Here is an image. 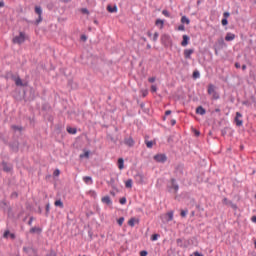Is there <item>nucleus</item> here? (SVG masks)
<instances>
[{"mask_svg":"<svg viewBox=\"0 0 256 256\" xmlns=\"http://www.w3.org/2000/svg\"><path fill=\"white\" fill-rule=\"evenodd\" d=\"M67 131H68V133H70V135H76L77 134V128L68 127Z\"/></svg>","mask_w":256,"mask_h":256,"instance_id":"cd10ccee","label":"nucleus"},{"mask_svg":"<svg viewBox=\"0 0 256 256\" xmlns=\"http://www.w3.org/2000/svg\"><path fill=\"white\" fill-rule=\"evenodd\" d=\"M89 195H90V197H93V199H97V192L96 191L90 190Z\"/></svg>","mask_w":256,"mask_h":256,"instance_id":"72a5a7b5","label":"nucleus"},{"mask_svg":"<svg viewBox=\"0 0 256 256\" xmlns=\"http://www.w3.org/2000/svg\"><path fill=\"white\" fill-rule=\"evenodd\" d=\"M235 39V34L231 32H227L225 36V41H234Z\"/></svg>","mask_w":256,"mask_h":256,"instance_id":"f3484780","label":"nucleus"},{"mask_svg":"<svg viewBox=\"0 0 256 256\" xmlns=\"http://www.w3.org/2000/svg\"><path fill=\"white\" fill-rule=\"evenodd\" d=\"M221 23L225 27L226 25H229V20H227V18H223Z\"/></svg>","mask_w":256,"mask_h":256,"instance_id":"c03bdc74","label":"nucleus"},{"mask_svg":"<svg viewBox=\"0 0 256 256\" xmlns=\"http://www.w3.org/2000/svg\"><path fill=\"white\" fill-rule=\"evenodd\" d=\"M151 92L152 93H157V86L156 85L151 86Z\"/></svg>","mask_w":256,"mask_h":256,"instance_id":"3c124183","label":"nucleus"},{"mask_svg":"<svg viewBox=\"0 0 256 256\" xmlns=\"http://www.w3.org/2000/svg\"><path fill=\"white\" fill-rule=\"evenodd\" d=\"M225 47H227L225 40L223 38L218 39L214 44L215 55H219V51L225 49Z\"/></svg>","mask_w":256,"mask_h":256,"instance_id":"f03ea898","label":"nucleus"},{"mask_svg":"<svg viewBox=\"0 0 256 256\" xmlns=\"http://www.w3.org/2000/svg\"><path fill=\"white\" fill-rule=\"evenodd\" d=\"M11 129L15 131V133H17V131H19V133H21V131H23V126H19V125H12Z\"/></svg>","mask_w":256,"mask_h":256,"instance_id":"b1692460","label":"nucleus"},{"mask_svg":"<svg viewBox=\"0 0 256 256\" xmlns=\"http://www.w3.org/2000/svg\"><path fill=\"white\" fill-rule=\"evenodd\" d=\"M12 240L15 239V233H10V236H9Z\"/></svg>","mask_w":256,"mask_h":256,"instance_id":"0e129e2a","label":"nucleus"},{"mask_svg":"<svg viewBox=\"0 0 256 256\" xmlns=\"http://www.w3.org/2000/svg\"><path fill=\"white\" fill-rule=\"evenodd\" d=\"M141 94H142V97H147V95H149V91L147 89H142Z\"/></svg>","mask_w":256,"mask_h":256,"instance_id":"4c0bfd02","label":"nucleus"},{"mask_svg":"<svg viewBox=\"0 0 256 256\" xmlns=\"http://www.w3.org/2000/svg\"><path fill=\"white\" fill-rule=\"evenodd\" d=\"M159 237H161V235H159V234H153V235L151 236V241H157V239H159Z\"/></svg>","mask_w":256,"mask_h":256,"instance_id":"e433bc0d","label":"nucleus"},{"mask_svg":"<svg viewBox=\"0 0 256 256\" xmlns=\"http://www.w3.org/2000/svg\"><path fill=\"white\" fill-rule=\"evenodd\" d=\"M102 203H104L105 205H113V201L111 200L110 196H104L101 199Z\"/></svg>","mask_w":256,"mask_h":256,"instance_id":"4468645a","label":"nucleus"},{"mask_svg":"<svg viewBox=\"0 0 256 256\" xmlns=\"http://www.w3.org/2000/svg\"><path fill=\"white\" fill-rule=\"evenodd\" d=\"M229 199H227V198H223V200H222V203L224 204V205H229Z\"/></svg>","mask_w":256,"mask_h":256,"instance_id":"6e6d98bb","label":"nucleus"},{"mask_svg":"<svg viewBox=\"0 0 256 256\" xmlns=\"http://www.w3.org/2000/svg\"><path fill=\"white\" fill-rule=\"evenodd\" d=\"M194 256H205V255H203V254H201L199 252H194Z\"/></svg>","mask_w":256,"mask_h":256,"instance_id":"e2e57ef3","label":"nucleus"},{"mask_svg":"<svg viewBox=\"0 0 256 256\" xmlns=\"http://www.w3.org/2000/svg\"><path fill=\"white\" fill-rule=\"evenodd\" d=\"M196 113H197V115H205V113H207V110H205V108H203V106H198L196 108Z\"/></svg>","mask_w":256,"mask_h":256,"instance_id":"2eb2a0df","label":"nucleus"},{"mask_svg":"<svg viewBox=\"0 0 256 256\" xmlns=\"http://www.w3.org/2000/svg\"><path fill=\"white\" fill-rule=\"evenodd\" d=\"M215 85L209 84L208 85V95H213L215 93Z\"/></svg>","mask_w":256,"mask_h":256,"instance_id":"5701e85b","label":"nucleus"},{"mask_svg":"<svg viewBox=\"0 0 256 256\" xmlns=\"http://www.w3.org/2000/svg\"><path fill=\"white\" fill-rule=\"evenodd\" d=\"M165 115H166V116L171 115V110H167V111L165 112Z\"/></svg>","mask_w":256,"mask_h":256,"instance_id":"774afa93","label":"nucleus"},{"mask_svg":"<svg viewBox=\"0 0 256 256\" xmlns=\"http://www.w3.org/2000/svg\"><path fill=\"white\" fill-rule=\"evenodd\" d=\"M188 213H189V210H181L180 215L181 217H187Z\"/></svg>","mask_w":256,"mask_h":256,"instance_id":"a19ab883","label":"nucleus"},{"mask_svg":"<svg viewBox=\"0 0 256 256\" xmlns=\"http://www.w3.org/2000/svg\"><path fill=\"white\" fill-rule=\"evenodd\" d=\"M118 169L122 171V169H125V160L123 158L118 159Z\"/></svg>","mask_w":256,"mask_h":256,"instance_id":"6ab92c4d","label":"nucleus"},{"mask_svg":"<svg viewBox=\"0 0 256 256\" xmlns=\"http://www.w3.org/2000/svg\"><path fill=\"white\" fill-rule=\"evenodd\" d=\"M156 80H157V78H155V77L148 78L149 83H155Z\"/></svg>","mask_w":256,"mask_h":256,"instance_id":"864d4df0","label":"nucleus"},{"mask_svg":"<svg viewBox=\"0 0 256 256\" xmlns=\"http://www.w3.org/2000/svg\"><path fill=\"white\" fill-rule=\"evenodd\" d=\"M173 215H174L173 211H169V212L166 213L165 216L168 217V218H167V221H168V222L173 219Z\"/></svg>","mask_w":256,"mask_h":256,"instance_id":"c756f323","label":"nucleus"},{"mask_svg":"<svg viewBox=\"0 0 256 256\" xmlns=\"http://www.w3.org/2000/svg\"><path fill=\"white\" fill-rule=\"evenodd\" d=\"M184 169L185 167L183 166V164H178L176 167H175V175L178 179H181V177H183L184 175Z\"/></svg>","mask_w":256,"mask_h":256,"instance_id":"423d86ee","label":"nucleus"},{"mask_svg":"<svg viewBox=\"0 0 256 256\" xmlns=\"http://www.w3.org/2000/svg\"><path fill=\"white\" fill-rule=\"evenodd\" d=\"M45 209H46V217H49V213L51 211V204L47 203Z\"/></svg>","mask_w":256,"mask_h":256,"instance_id":"473e14b6","label":"nucleus"},{"mask_svg":"<svg viewBox=\"0 0 256 256\" xmlns=\"http://www.w3.org/2000/svg\"><path fill=\"white\" fill-rule=\"evenodd\" d=\"M147 36H148L150 39H151V38L153 39V33H152L151 31H148V32H147Z\"/></svg>","mask_w":256,"mask_h":256,"instance_id":"680f3d73","label":"nucleus"},{"mask_svg":"<svg viewBox=\"0 0 256 256\" xmlns=\"http://www.w3.org/2000/svg\"><path fill=\"white\" fill-rule=\"evenodd\" d=\"M168 193H179V183L177 179L171 178L166 185Z\"/></svg>","mask_w":256,"mask_h":256,"instance_id":"f257e3e1","label":"nucleus"},{"mask_svg":"<svg viewBox=\"0 0 256 256\" xmlns=\"http://www.w3.org/2000/svg\"><path fill=\"white\" fill-rule=\"evenodd\" d=\"M2 169L5 171V173H11V171H13V167L7 164V162H2Z\"/></svg>","mask_w":256,"mask_h":256,"instance_id":"f8f14e48","label":"nucleus"},{"mask_svg":"<svg viewBox=\"0 0 256 256\" xmlns=\"http://www.w3.org/2000/svg\"><path fill=\"white\" fill-rule=\"evenodd\" d=\"M230 13L229 12H224L223 13V19H227L229 17Z\"/></svg>","mask_w":256,"mask_h":256,"instance_id":"bf43d9fd","label":"nucleus"},{"mask_svg":"<svg viewBox=\"0 0 256 256\" xmlns=\"http://www.w3.org/2000/svg\"><path fill=\"white\" fill-rule=\"evenodd\" d=\"M124 222H125V217H120L117 221L119 227H122Z\"/></svg>","mask_w":256,"mask_h":256,"instance_id":"f704fd0d","label":"nucleus"},{"mask_svg":"<svg viewBox=\"0 0 256 256\" xmlns=\"http://www.w3.org/2000/svg\"><path fill=\"white\" fill-rule=\"evenodd\" d=\"M80 39H81V41H87V35H85V34H82L81 36H80Z\"/></svg>","mask_w":256,"mask_h":256,"instance_id":"4d7b16f0","label":"nucleus"},{"mask_svg":"<svg viewBox=\"0 0 256 256\" xmlns=\"http://www.w3.org/2000/svg\"><path fill=\"white\" fill-rule=\"evenodd\" d=\"M182 39H183L181 42L182 47H187L189 45V41H191V38L187 34H185L182 36Z\"/></svg>","mask_w":256,"mask_h":256,"instance_id":"9b49d317","label":"nucleus"},{"mask_svg":"<svg viewBox=\"0 0 256 256\" xmlns=\"http://www.w3.org/2000/svg\"><path fill=\"white\" fill-rule=\"evenodd\" d=\"M251 221H252V223H256V216H253V217L251 218Z\"/></svg>","mask_w":256,"mask_h":256,"instance_id":"338daca9","label":"nucleus"},{"mask_svg":"<svg viewBox=\"0 0 256 256\" xmlns=\"http://www.w3.org/2000/svg\"><path fill=\"white\" fill-rule=\"evenodd\" d=\"M47 256H57V253H55L53 250H51L50 253L47 254Z\"/></svg>","mask_w":256,"mask_h":256,"instance_id":"052dcab7","label":"nucleus"},{"mask_svg":"<svg viewBox=\"0 0 256 256\" xmlns=\"http://www.w3.org/2000/svg\"><path fill=\"white\" fill-rule=\"evenodd\" d=\"M90 152L86 151L84 154L80 155V159H83V157H86V159H89Z\"/></svg>","mask_w":256,"mask_h":256,"instance_id":"ea45409f","label":"nucleus"},{"mask_svg":"<svg viewBox=\"0 0 256 256\" xmlns=\"http://www.w3.org/2000/svg\"><path fill=\"white\" fill-rule=\"evenodd\" d=\"M181 23L186 24V25H189V23H191V20H189V19L187 18V16H182V17H181Z\"/></svg>","mask_w":256,"mask_h":256,"instance_id":"c85d7f7f","label":"nucleus"},{"mask_svg":"<svg viewBox=\"0 0 256 256\" xmlns=\"http://www.w3.org/2000/svg\"><path fill=\"white\" fill-rule=\"evenodd\" d=\"M125 187H126V189H131L133 187V179H128L125 182Z\"/></svg>","mask_w":256,"mask_h":256,"instance_id":"393cba45","label":"nucleus"},{"mask_svg":"<svg viewBox=\"0 0 256 256\" xmlns=\"http://www.w3.org/2000/svg\"><path fill=\"white\" fill-rule=\"evenodd\" d=\"M15 83H16L17 87H25V84H23V80H21L20 77L15 79Z\"/></svg>","mask_w":256,"mask_h":256,"instance_id":"a878e982","label":"nucleus"},{"mask_svg":"<svg viewBox=\"0 0 256 256\" xmlns=\"http://www.w3.org/2000/svg\"><path fill=\"white\" fill-rule=\"evenodd\" d=\"M241 117H243V114H241L240 112H236L235 123L237 127H241V125H243V120H241Z\"/></svg>","mask_w":256,"mask_h":256,"instance_id":"1a4fd4ad","label":"nucleus"},{"mask_svg":"<svg viewBox=\"0 0 256 256\" xmlns=\"http://www.w3.org/2000/svg\"><path fill=\"white\" fill-rule=\"evenodd\" d=\"M192 77L193 79H199L201 77L199 70L194 71Z\"/></svg>","mask_w":256,"mask_h":256,"instance_id":"7c9ffc66","label":"nucleus"},{"mask_svg":"<svg viewBox=\"0 0 256 256\" xmlns=\"http://www.w3.org/2000/svg\"><path fill=\"white\" fill-rule=\"evenodd\" d=\"M33 221H35V217L31 216V217L29 218V221H28L29 227H31V225H33Z\"/></svg>","mask_w":256,"mask_h":256,"instance_id":"49530a36","label":"nucleus"},{"mask_svg":"<svg viewBox=\"0 0 256 256\" xmlns=\"http://www.w3.org/2000/svg\"><path fill=\"white\" fill-rule=\"evenodd\" d=\"M158 39H159V32H155V33L153 34V36H152V41H153L154 43H157Z\"/></svg>","mask_w":256,"mask_h":256,"instance_id":"2f4dec72","label":"nucleus"},{"mask_svg":"<svg viewBox=\"0 0 256 256\" xmlns=\"http://www.w3.org/2000/svg\"><path fill=\"white\" fill-rule=\"evenodd\" d=\"M81 12L84 14V15H89V10L87 8H82L81 9Z\"/></svg>","mask_w":256,"mask_h":256,"instance_id":"8fccbe9b","label":"nucleus"},{"mask_svg":"<svg viewBox=\"0 0 256 256\" xmlns=\"http://www.w3.org/2000/svg\"><path fill=\"white\" fill-rule=\"evenodd\" d=\"M83 181L86 185H93V178L90 176H84Z\"/></svg>","mask_w":256,"mask_h":256,"instance_id":"a211bd4d","label":"nucleus"},{"mask_svg":"<svg viewBox=\"0 0 256 256\" xmlns=\"http://www.w3.org/2000/svg\"><path fill=\"white\" fill-rule=\"evenodd\" d=\"M55 207H60V209H63L65 206L63 205V201L61 199L56 200L54 203Z\"/></svg>","mask_w":256,"mask_h":256,"instance_id":"bb28decb","label":"nucleus"},{"mask_svg":"<svg viewBox=\"0 0 256 256\" xmlns=\"http://www.w3.org/2000/svg\"><path fill=\"white\" fill-rule=\"evenodd\" d=\"M135 218H131L129 221H128V225L130 226V227H135Z\"/></svg>","mask_w":256,"mask_h":256,"instance_id":"c9c22d12","label":"nucleus"},{"mask_svg":"<svg viewBox=\"0 0 256 256\" xmlns=\"http://www.w3.org/2000/svg\"><path fill=\"white\" fill-rule=\"evenodd\" d=\"M19 197V194L17 192H12L11 199H17Z\"/></svg>","mask_w":256,"mask_h":256,"instance_id":"09e8293b","label":"nucleus"},{"mask_svg":"<svg viewBox=\"0 0 256 256\" xmlns=\"http://www.w3.org/2000/svg\"><path fill=\"white\" fill-rule=\"evenodd\" d=\"M2 7H5V2H4V1H0V9H1Z\"/></svg>","mask_w":256,"mask_h":256,"instance_id":"69168bd1","label":"nucleus"},{"mask_svg":"<svg viewBox=\"0 0 256 256\" xmlns=\"http://www.w3.org/2000/svg\"><path fill=\"white\" fill-rule=\"evenodd\" d=\"M25 32H19L18 36H15L12 39V43L17 44V45H23V42L25 41Z\"/></svg>","mask_w":256,"mask_h":256,"instance_id":"20e7f679","label":"nucleus"},{"mask_svg":"<svg viewBox=\"0 0 256 256\" xmlns=\"http://www.w3.org/2000/svg\"><path fill=\"white\" fill-rule=\"evenodd\" d=\"M30 233H37L38 235H41V233H43V229H41V227H32L30 229Z\"/></svg>","mask_w":256,"mask_h":256,"instance_id":"dca6fc26","label":"nucleus"},{"mask_svg":"<svg viewBox=\"0 0 256 256\" xmlns=\"http://www.w3.org/2000/svg\"><path fill=\"white\" fill-rule=\"evenodd\" d=\"M162 15H164V17H171V13H169L167 10H163L162 11Z\"/></svg>","mask_w":256,"mask_h":256,"instance_id":"37998d69","label":"nucleus"},{"mask_svg":"<svg viewBox=\"0 0 256 256\" xmlns=\"http://www.w3.org/2000/svg\"><path fill=\"white\" fill-rule=\"evenodd\" d=\"M229 205L232 207V209H237V205L233 203V201H229Z\"/></svg>","mask_w":256,"mask_h":256,"instance_id":"603ef678","label":"nucleus"},{"mask_svg":"<svg viewBox=\"0 0 256 256\" xmlns=\"http://www.w3.org/2000/svg\"><path fill=\"white\" fill-rule=\"evenodd\" d=\"M11 235V232L9 230H6L3 234L4 239H7Z\"/></svg>","mask_w":256,"mask_h":256,"instance_id":"a18cd8bd","label":"nucleus"},{"mask_svg":"<svg viewBox=\"0 0 256 256\" xmlns=\"http://www.w3.org/2000/svg\"><path fill=\"white\" fill-rule=\"evenodd\" d=\"M155 25L156 27H160V29H163V27H165V21L158 18L155 21Z\"/></svg>","mask_w":256,"mask_h":256,"instance_id":"aec40b11","label":"nucleus"},{"mask_svg":"<svg viewBox=\"0 0 256 256\" xmlns=\"http://www.w3.org/2000/svg\"><path fill=\"white\" fill-rule=\"evenodd\" d=\"M147 255H148L147 250H142V251L140 252V256H147Z\"/></svg>","mask_w":256,"mask_h":256,"instance_id":"13d9d810","label":"nucleus"},{"mask_svg":"<svg viewBox=\"0 0 256 256\" xmlns=\"http://www.w3.org/2000/svg\"><path fill=\"white\" fill-rule=\"evenodd\" d=\"M135 180H136L138 183H143V181H144L143 174H141V173L136 174V175H135Z\"/></svg>","mask_w":256,"mask_h":256,"instance_id":"4be33fe9","label":"nucleus"},{"mask_svg":"<svg viewBox=\"0 0 256 256\" xmlns=\"http://www.w3.org/2000/svg\"><path fill=\"white\" fill-rule=\"evenodd\" d=\"M195 53L194 49H185L184 50V57L185 59H191V55Z\"/></svg>","mask_w":256,"mask_h":256,"instance_id":"ddd939ff","label":"nucleus"},{"mask_svg":"<svg viewBox=\"0 0 256 256\" xmlns=\"http://www.w3.org/2000/svg\"><path fill=\"white\" fill-rule=\"evenodd\" d=\"M146 147L148 149H153V141H146Z\"/></svg>","mask_w":256,"mask_h":256,"instance_id":"58836bf2","label":"nucleus"},{"mask_svg":"<svg viewBox=\"0 0 256 256\" xmlns=\"http://www.w3.org/2000/svg\"><path fill=\"white\" fill-rule=\"evenodd\" d=\"M212 97H213V99L215 100V101H217V99H219V93H217V92H214L213 94H212Z\"/></svg>","mask_w":256,"mask_h":256,"instance_id":"de8ad7c7","label":"nucleus"},{"mask_svg":"<svg viewBox=\"0 0 256 256\" xmlns=\"http://www.w3.org/2000/svg\"><path fill=\"white\" fill-rule=\"evenodd\" d=\"M119 203L120 205H125L127 203V198L125 197L120 198Z\"/></svg>","mask_w":256,"mask_h":256,"instance_id":"79ce46f5","label":"nucleus"},{"mask_svg":"<svg viewBox=\"0 0 256 256\" xmlns=\"http://www.w3.org/2000/svg\"><path fill=\"white\" fill-rule=\"evenodd\" d=\"M161 43L164 47H171V43H173L171 36L168 34H163L161 36Z\"/></svg>","mask_w":256,"mask_h":256,"instance_id":"39448f33","label":"nucleus"},{"mask_svg":"<svg viewBox=\"0 0 256 256\" xmlns=\"http://www.w3.org/2000/svg\"><path fill=\"white\" fill-rule=\"evenodd\" d=\"M154 161H156V163H167V155L163 153L156 154L154 155Z\"/></svg>","mask_w":256,"mask_h":256,"instance_id":"0eeeda50","label":"nucleus"},{"mask_svg":"<svg viewBox=\"0 0 256 256\" xmlns=\"http://www.w3.org/2000/svg\"><path fill=\"white\" fill-rule=\"evenodd\" d=\"M34 11L36 15H38V18L35 21V25H39L43 21V8H41V6H35Z\"/></svg>","mask_w":256,"mask_h":256,"instance_id":"7ed1b4c3","label":"nucleus"},{"mask_svg":"<svg viewBox=\"0 0 256 256\" xmlns=\"http://www.w3.org/2000/svg\"><path fill=\"white\" fill-rule=\"evenodd\" d=\"M178 31H185V25H183V24L179 25Z\"/></svg>","mask_w":256,"mask_h":256,"instance_id":"5fc2aeb1","label":"nucleus"},{"mask_svg":"<svg viewBox=\"0 0 256 256\" xmlns=\"http://www.w3.org/2000/svg\"><path fill=\"white\" fill-rule=\"evenodd\" d=\"M124 145H127V147H134L135 145V140L133 139V137H128L124 139Z\"/></svg>","mask_w":256,"mask_h":256,"instance_id":"9d476101","label":"nucleus"},{"mask_svg":"<svg viewBox=\"0 0 256 256\" xmlns=\"http://www.w3.org/2000/svg\"><path fill=\"white\" fill-rule=\"evenodd\" d=\"M107 11L109 13H117V5H114V6L108 5L107 6Z\"/></svg>","mask_w":256,"mask_h":256,"instance_id":"412c9836","label":"nucleus"},{"mask_svg":"<svg viewBox=\"0 0 256 256\" xmlns=\"http://www.w3.org/2000/svg\"><path fill=\"white\" fill-rule=\"evenodd\" d=\"M9 147L11 151L17 153L19 151V141H13L9 143Z\"/></svg>","mask_w":256,"mask_h":256,"instance_id":"6e6552de","label":"nucleus"}]
</instances>
